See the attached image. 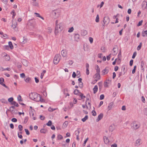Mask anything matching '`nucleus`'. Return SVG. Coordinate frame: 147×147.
Returning <instances> with one entry per match:
<instances>
[{
    "label": "nucleus",
    "mask_w": 147,
    "mask_h": 147,
    "mask_svg": "<svg viewBox=\"0 0 147 147\" xmlns=\"http://www.w3.org/2000/svg\"><path fill=\"white\" fill-rule=\"evenodd\" d=\"M29 96L31 99L36 102H43V99L41 96L36 93H31L29 94Z\"/></svg>",
    "instance_id": "nucleus-1"
},
{
    "label": "nucleus",
    "mask_w": 147,
    "mask_h": 147,
    "mask_svg": "<svg viewBox=\"0 0 147 147\" xmlns=\"http://www.w3.org/2000/svg\"><path fill=\"white\" fill-rule=\"evenodd\" d=\"M61 12V10L59 9H55L51 11V15L55 19L57 18L60 15Z\"/></svg>",
    "instance_id": "nucleus-2"
},
{
    "label": "nucleus",
    "mask_w": 147,
    "mask_h": 147,
    "mask_svg": "<svg viewBox=\"0 0 147 147\" xmlns=\"http://www.w3.org/2000/svg\"><path fill=\"white\" fill-rule=\"evenodd\" d=\"M63 24L61 23L59 25H56L55 29V33L56 34L59 32H61L63 29L62 26Z\"/></svg>",
    "instance_id": "nucleus-3"
},
{
    "label": "nucleus",
    "mask_w": 147,
    "mask_h": 147,
    "mask_svg": "<svg viewBox=\"0 0 147 147\" xmlns=\"http://www.w3.org/2000/svg\"><path fill=\"white\" fill-rule=\"evenodd\" d=\"M61 57V56L59 54H57L55 55L53 60L54 63L55 64H57L60 61Z\"/></svg>",
    "instance_id": "nucleus-4"
},
{
    "label": "nucleus",
    "mask_w": 147,
    "mask_h": 147,
    "mask_svg": "<svg viewBox=\"0 0 147 147\" xmlns=\"http://www.w3.org/2000/svg\"><path fill=\"white\" fill-rule=\"evenodd\" d=\"M140 126L139 123L134 121L133 122V125L132 127L134 129H137L140 127Z\"/></svg>",
    "instance_id": "nucleus-5"
},
{
    "label": "nucleus",
    "mask_w": 147,
    "mask_h": 147,
    "mask_svg": "<svg viewBox=\"0 0 147 147\" xmlns=\"http://www.w3.org/2000/svg\"><path fill=\"white\" fill-rule=\"evenodd\" d=\"M111 78H108L105 81L104 85L105 87L107 88L108 86V85L111 83Z\"/></svg>",
    "instance_id": "nucleus-6"
},
{
    "label": "nucleus",
    "mask_w": 147,
    "mask_h": 147,
    "mask_svg": "<svg viewBox=\"0 0 147 147\" xmlns=\"http://www.w3.org/2000/svg\"><path fill=\"white\" fill-rule=\"evenodd\" d=\"M110 21V18L108 17L105 16L104 18L103 22H104V24H106L107 25H108Z\"/></svg>",
    "instance_id": "nucleus-7"
},
{
    "label": "nucleus",
    "mask_w": 147,
    "mask_h": 147,
    "mask_svg": "<svg viewBox=\"0 0 147 147\" xmlns=\"http://www.w3.org/2000/svg\"><path fill=\"white\" fill-rule=\"evenodd\" d=\"M142 143V140L140 139H138L136 141L134 145L138 147Z\"/></svg>",
    "instance_id": "nucleus-8"
},
{
    "label": "nucleus",
    "mask_w": 147,
    "mask_h": 147,
    "mask_svg": "<svg viewBox=\"0 0 147 147\" xmlns=\"http://www.w3.org/2000/svg\"><path fill=\"white\" fill-rule=\"evenodd\" d=\"M74 38L75 40L78 42L80 40V35L78 34H74Z\"/></svg>",
    "instance_id": "nucleus-9"
},
{
    "label": "nucleus",
    "mask_w": 147,
    "mask_h": 147,
    "mask_svg": "<svg viewBox=\"0 0 147 147\" xmlns=\"http://www.w3.org/2000/svg\"><path fill=\"white\" fill-rule=\"evenodd\" d=\"M142 8L143 9H147V2L146 1H144L142 4Z\"/></svg>",
    "instance_id": "nucleus-10"
},
{
    "label": "nucleus",
    "mask_w": 147,
    "mask_h": 147,
    "mask_svg": "<svg viewBox=\"0 0 147 147\" xmlns=\"http://www.w3.org/2000/svg\"><path fill=\"white\" fill-rule=\"evenodd\" d=\"M24 80L26 83H29L30 84H32L33 82V81L32 80L31 78L29 77L24 79Z\"/></svg>",
    "instance_id": "nucleus-11"
},
{
    "label": "nucleus",
    "mask_w": 147,
    "mask_h": 147,
    "mask_svg": "<svg viewBox=\"0 0 147 147\" xmlns=\"http://www.w3.org/2000/svg\"><path fill=\"white\" fill-rule=\"evenodd\" d=\"M4 82V80L2 78H0V84L6 88H8V87L6 86L5 84L3 83V82Z\"/></svg>",
    "instance_id": "nucleus-12"
},
{
    "label": "nucleus",
    "mask_w": 147,
    "mask_h": 147,
    "mask_svg": "<svg viewBox=\"0 0 147 147\" xmlns=\"http://www.w3.org/2000/svg\"><path fill=\"white\" fill-rule=\"evenodd\" d=\"M61 54L63 57H65L67 55V52L66 50H62L61 51Z\"/></svg>",
    "instance_id": "nucleus-13"
},
{
    "label": "nucleus",
    "mask_w": 147,
    "mask_h": 147,
    "mask_svg": "<svg viewBox=\"0 0 147 147\" xmlns=\"http://www.w3.org/2000/svg\"><path fill=\"white\" fill-rule=\"evenodd\" d=\"M87 34V32L85 30H83L81 31V34L82 36H84Z\"/></svg>",
    "instance_id": "nucleus-14"
},
{
    "label": "nucleus",
    "mask_w": 147,
    "mask_h": 147,
    "mask_svg": "<svg viewBox=\"0 0 147 147\" xmlns=\"http://www.w3.org/2000/svg\"><path fill=\"white\" fill-rule=\"evenodd\" d=\"M103 117V114L102 113H100L98 116L97 118L96 119V121L98 122L101 120Z\"/></svg>",
    "instance_id": "nucleus-15"
},
{
    "label": "nucleus",
    "mask_w": 147,
    "mask_h": 147,
    "mask_svg": "<svg viewBox=\"0 0 147 147\" xmlns=\"http://www.w3.org/2000/svg\"><path fill=\"white\" fill-rule=\"evenodd\" d=\"M110 69L109 67H106L104 69H103L102 71V74H107L109 72Z\"/></svg>",
    "instance_id": "nucleus-16"
},
{
    "label": "nucleus",
    "mask_w": 147,
    "mask_h": 147,
    "mask_svg": "<svg viewBox=\"0 0 147 147\" xmlns=\"http://www.w3.org/2000/svg\"><path fill=\"white\" fill-rule=\"evenodd\" d=\"M93 77L94 79L98 80L100 79V74H95V75L93 76Z\"/></svg>",
    "instance_id": "nucleus-17"
},
{
    "label": "nucleus",
    "mask_w": 147,
    "mask_h": 147,
    "mask_svg": "<svg viewBox=\"0 0 147 147\" xmlns=\"http://www.w3.org/2000/svg\"><path fill=\"white\" fill-rule=\"evenodd\" d=\"M4 59L5 60L7 61H9L10 59V57L9 55H7V54H6V55H4Z\"/></svg>",
    "instance_id": "nucleus-18"
},
{
    "label": "nucleus",
    "mask_w": 147,
    "mask_h": 147,
    "mask_svg": "<svg viewBox=\"0 0 147 147\" xmlns=\"http://www.w3.org/2000/svg\"><path fill=\"white\" fill-rule=\"evenodd\" d=\"M104 140L105 143L106 144H108L109 142V140L108 139V138L106 136L104 137Z\"/></svg>",
    "instance_id": "nucleus-19"
},
{
    "label": "nucleus",
    "mask_w": 147,
    "mask_h": 147,
    "mask_svg": "<svg viewBox=\"0 0 147 147\" xmlns=\"http://www.w3.org/2000/svg\"><path fill=\"white\" fill-rule=\"evenodd\" d=\"M95 69L96 70V74H99L100 72V69L99 66L97 65H96L95 66Z\"/></svg>",
    "instance_id": "nucleus-20"
},
{
    "label": "nucleus",
    "mask_w": 147,
    "mask_h": 147,
    "mask_svg": "<svg viewBox=\"0 0 147 147\" xmlns=\"http://www.w3.org/2000/svg\"><path fill=\"white\" fill-rule=\"evenodd\" d=\"M113 105V102H111L109 104L108 107V111H109L111 109Z\"/></svg>",
    "instance_id": "nucleus-21"
},
{
    "label": "nucleus",
    "mask_w": 147,
    "mask_h": 147,
    "mask_svg": "<svg viewBox=\"0 0 147 147\" xmlns=\"http://www.w3.org/2000/svg\"><path fill=\"white\" fill-rule=\"evenodd\" d=\"M8 46L12 50L13 49V46L12 45V42L11 41H9L8 42Z\"/></svg>",
    "instance_id": "nucleus-22"
},
{
    "label": "nucleus",
    "mask_w": 147,
    "mask_h": 147,
    "mask_svg": "<svg viewBox=\"0 0 147 147\" xmlns=\"http://www.w3.org/2000/svg\"><path fill=\"white\" fill-rule=\"evenodd\" d=\"M98 90V87L97 85H95L94 86L93 90L94 91V93L95 94L97 92Z\"/></svg>",
    "instance_id": "nucleus-23"
},
{
    "label": "nucleus",
    "mask_w": 147,
    "mask_h": 147,
    "mask_svg": "<svg viewBox=\"0 0 147 147\" xmlns=\"http://www.w3.org/2000/svg\"><path fill=\"white\" fill-rule=\"evenodd\" d=\"M17 26V23L16 22L12 23L11 26L14 29H15Z\"/></svg>",
    "instance_id": "nucleus-24"
},
{
    "label": "nucleus",
    "mask_w": 147,
    "mask_h": 147,
    "mask_svg": "<svg viewBox=\"0 0 147 147\" xmlns=\"http://www.w3.org/2000/svg\"><path fill=\"white\" fill-rule=\"evenodd\" d=\"M34 14L36 17L40 18L43 20L44 19V18L41 16L39 13H35Z\"/></svg>",
    "instance_id": "nucleus-25"
},
{
    "label": "nucleus",
    "mask_w": 147,
    "mask_h": 147,
    "mask_svg": "<svg viewBox=\"0 0 147 147\" xmlns=\"http://www.w3.org/2000/svg\"><path fill=\"white\" fill-rule=\"evenodd\" d=\"M88 116L86 115L85 116L84 118H82L81 120L83 122H84L88 119Z\"/></svg>",
    "instance_id": "nucleus-26"
},
{
    "label": "nucleus",
    "mask_w": 147,
    "mask_h": 147,
    "mask_svg": "<svg viewBox=\"0 0 147 147\" xmlns=\"http://www.w3.org/2000/svg\"><path fill=\"white\" fill-rule=\"evenodd\" d=\"M147 34V30L145 31H143L142 33V36L143 37H145V35Z\"/></svg>",
    "instance_id": "nucleus-27"
},
{
    "label": "nucleus",
    "mask_w": 147,
    "mask_h": 147,
    "mask_svg": "<svg viewBox=\"0 0 147 147\" xmlns=\"http://www.w3.org/2000/svg\"><path fill=\"white\" fill-rule=\"evenodd\" d=\"M63 137L60 134H58L57 135V140H62L63 139Z\"/></svg>",
    "instance_id": "nucleus-28"
},
{
    "label": "nucleus",
    "mask_w": 147,
    "mask_h": 147,
    "mask_svg": "<svg viewBox=\"0 0 147 147\" xmlns=\"http://www.w3.org/2000/svg\"><path fill=\"white\" fill-rule=\"evenodd\" d=\"M142 43L140 42V43L139 45L138 46V47L137 48V50L139 51L141 47H142Z\"/></svg>",
    "instance_id": "nucleus-29"
},
{
    "label": "nucleus",
    "mask_w": 147,
    "mask_h": 147,
    "mask_svg": "<svg viewBox=\"0 0 147 147\" xmlns=\"http://www.w3.org/2000/svg\"><path fill=\"white\" fill-rule=\"evenodd\" d=\"M140 72L138 71V73H139L142 74V73H143L144 71V69L143 67H141L140 69Z\"/></svg>",
    "instance_id": "nucleus-30"
},
{
    "label": "nucleus",
    "mask_w": 147,
    "mask_h": 147,
    "mask_svg": "<svg viewBox=\"0 0 147 147\" xmlns=\"http://www.w3.org/2000/svg\"><path fill=\"white\" fill-rule=\"evenodd\" d=\"M47 130L44 129H42L40 130L41 133L45 134L47 132Z\"/></svg>",
    "instance_id": "nucleus-31"
},
{
    "label": "nucleus",
    "mask_w": 147,
    "mask_h": 147,
    "mask_svg": "<svg viewBox=\"0 0 147 147\" xmlns=\"http://www.w3.org/2000/svg\"><path fill=\"white\" fill-rule=\"evenodd\" d=\"M98 85L99 86V88L100 90H101L102 87V83L100 82H99L98 83Z\"/></svg>",
    "instance_id": "nucleus-32"
},
{
    "label": "nucleus",
    "mask_w": 147,
    "mask_h": 147,
    "mask_svg": "<svg viewBox=\"0 0 147 147\" xmlns=\"http://www.w3.org/2000/svg\"><path fill=\"white\" fill-rule=\"evenodd\" d=\"M79 93H80L79 90L78 89H75L74 91V93L76 95H78Z\"/></svg>",
    "instance_id": "nucleus-33"
},
{
    "label": "nucleus",
    "mask_w": 147,
    "mask_h": 147,
    "mask_svg": "<svg viewBox=\"0 0 147 147\" xmlns=\"http://www.w3.org/2000/svg\"><path fill=\"white\" fill-rule=\"evenodd\" d=\"M13 105H14V106H16V107H18L19 106V105L18 103H17L16 102L14 101H13L11 103Z\"/></svg>",
    "instance_id": "nucleus-34"
},
{
    "label": "nucleus",
    "mask_w": 147,
    "mask_h": 147,
    "mask_svg": "<svg viewBox=\"0 0 147 147\" xmlns=\"http://www.w3.org/2000/svg\"><path fill=\"white\" fill-rule=\"evenodd\" d=\"M17 99L18 101L20 102V101H22V99L21 96L20 95H19L17 97Z\"/></svg>",
    "instance_id": "nucleus-35"
},
{
    "label": "nucleus",
    "mask_w": 147,
    "mask_h": 147,
    "mask_svg": "<svg viewBox=\"0 0 147 147\" xmlns=\"http://www.w3.org/2000/svg\"><path fill=\"white\" fill-rule=\"evenodd\" d=\"M95 21L96 22H99V16L98 14L96 15L95 19Z\"/></svg>",
    "instance_id": "nucleus-36"
},
{
    "label": "nucleus",
    "mask_w": 147,
    "mask_h": 147,
    "mask_svg": "<svg viewBox=\"0 0 147 147\" xmlns=\"http://www.w3.org/2000/svg\"><path fill=\"white\" fill-rule=\"evenodd\" d=\"M56 110V109H53L51 107H49L48 109L49 111L51 112H52Z\"/></svg>",
    "instance_id": "nucleus-37"
},
{
    "label": "nucleus",
    "mask_w": 147,
    "mask_h": 147,
    "mask_svg": "<svg viewBox=\"0 0 147 147\" xmlns=\"http://www.w3.org/2000/svg\"><path fill=\"white\" fill-rule=\"evenodd\" d=\"M68 123V121H65L63 123V125L65 127H67Z\"/></svg>",
    "instance_id": "nucleus-38"
},
{
    "label": "nucleus",
    "mask_w": 147,
    "mask_h": 147,
    "mask_svg": "<svg viewBox=\"0 0 147 147\" xmlns=\"http://www.w3.org/2000/svg\"><path fill=\"white\" fill-rule=\"evenodd\" d=\"M30 115L31 117H33L34 114L33 113V111L32 110L30 111H29Z\"/></svg>",
    "instance_id": "nucleus-39"
},
{
    "label": "nucleus",
    "mask_w": 147,
    "mask_h": 147,
    "mask_svg": "<svg viewBox=\"0 0 147 147\" xmlns=\"http://www.w3.org/2000/svg\"><path fill=\"white\" fill-rule=\"evenodd\" d=\"M28 120V116L26 117L24 119V123H26Z\"/></svg>",
    "instance_id": "nucleus-40"
},
{
    "label": "nucleus",
    "mask_w": 147,
    "mask_h": 147,
    "mask_svg": "<svg viewBox=\"0 0 147 147\" xmlns=\"http://www.w3.org/2000/svg\"><path fill=\"white\" fill-rule=\"evenodd\" d=\"M80 96L81 97V99H83L86 98V96H84L83 94L81 93H80Z\"/></svg>",
    "instance_id": "nucleus-41"
},
{
    "label": "nucleus",
    "mask_w": 147,
    "mask_h": 147,
    "mask_svg": "<svg viewBox=\"0 0 147 147\" xmlns=\"http://www.w3.org/2000/svg\"><path fill=\"white\" fill-rule=\"evenodd\" d=\"M52 124V121L51 120L49 121L48 123H47V125L48 126H51Z\"/></svg>",
    "instance_id": "nucleus-42"
},
{
    "label": "nucleus",
    "mask_w": 147,
    "mask_h": 147,
    "mask_svg": "<svg viewBox=\"0 0 147 147\" xmlns=\"http://www.w3.org/2000/svg\"><path fill=\"white\" fill-rule=\"evenodd\" d=\"M75 134L76 136H79L80 131L78 130H76L75 132Z\"/></svg>",
    "instance_id": "nucleus-43"
},
{
    "label": "nucleus",
    "mask_w": 147,
    "mask_h": 147,
    "mask_svg": "<svg viewBox=\"0 0 147 147\" xmlns=\"http://www.w3.org/2000/svg\"><path fill=\"white\" fill-rule=\"evenodd\" d=\"M92 115L93 116H95L96 115V111L94 110H93L92 111Z\"/></svg>",
    "instance_id": "nucleus-44"
},
{
    "label": "nucleus",
    "mask_w": 147,
    "mask_h": 147,
    "mask_svg": "<svg viewBox=\"0 0 147 147\" xmlns=\"http://www.w3.org/2000/svg\"><path fill=\"white\" fill-rule=\"evenodd\" d=\"M19 130L20 131H21L23 129V126L21 125H20L18 126Z\"/></svg>",
    "instance_id": "nucleus-45"
},
{
    "label": "nucleus",
    "mask_w": 147,
    "mask_h": 147,
    "mask_svg": "<svg viewBox=\"0 0 147 147\" xmlns=\"http://www.w3.org/2000/svg\"><path fill=\"white\" fill-rule=\"evenodd\" d=\"M74 30V28L73 27H71L68 30V32H71L73 31Z\"/></svg>",
    "instance_id": "nucleus-46"
},
{
    "label": "nucleus",
    "mask_w": 147,
    "mask_h": 147,
    "mask_svg": "<svg viewBox=\"0 0 147 147\" xmlns=\"http://www.w3.org/2000/svg\"><path fill=\"white\" fill-rule=\"evenodd\" d=\"M79 86L80 88H82L83 86V84L82 82H79Z\"/></svg>",
    "instance_id": "nucleus-47"
},
{
    "label": "nucleus",
    "mask_w": 147,
    "mask_h": 147,
    "mask_svg": "<svg viewBox=\"0 0 147 147\" xmlns=\"http://www.w3.org/2000/svg\"><path fill=\"white\" fill-rule=\"evenodd\" d=\"M137 55V53L136 52H134L133 55L132 56V59H134L135 57Z\"/></svg>",
    "instance_id": "nucleus-48"
},
{
    "label": "nucleus",
    "mask_w": 147,
    "mask_h": 147,
    "mask_svg": "<svg viewBox=\"0 0 147 147\" xmlns=\"http://www.w3.org/2000/svg\"><path fill=\"white\" fill-rule=\"evenodd\" d=\"M13 97H11L9 98L8 99V101L9 102H13Z\"/></svg>",
    "instance_id": "nucleus-49"
},
{
    "label": "nucleus",
    "mask_w": 147,
    "mask_h": 147,
    "mask_svg": "<svg viewBox=\"0 0 147 147\" xmlns=\"http://www.w3.org/2000/svg\"><path fill=\"white\" fill-rule=\"evenodd\" d=\"M4 48L6 50H9V46L8 45H5L4 46Z\"/></svg>",
    "instance_id": "nucleus-50"
},
{
    "label": "nucleus",
    "mask_w": 147,
    "mask_h": 147,
    "mask_svg": "<svg viewBox=\"0 0 147 147\" xmlns=\"http://www.w3.org/2000/svg\"><path fill=\"white\" fill-rule=\"evenodd\" d=\"M142 22H143V20H142L140 21L138 23V24L137 26H140L141 25H142Z\"/></svg>",
    "instance_id": "nucleus-51"
},
{
    "label": "nucleus",
    "mask_w": 147,
    "mask_h": 147,
    "mask_svg": "<svg viewBox=\"0 0 147 147\" xmlns=\"http://www.w3.org/2000/svg\"><path fill=\"white\" fill-rule=\"evenodd\" d=\"M88 138L85 140L84 141V143L83 144V146H85V144H86V143L88 141Z\"/></svg>",
    "instance_id": "nucleus-52"
},
{
    "label": "nucleus",
    "mask_w": 147,
    "mask_h": 147,
    "mask_svg": "<svg viewBox=\"0 0 147 147\" xmlns=\"http://www.w3.org/2000/svg\"><path fill=\"white\" fill-rule=\"evenodd\" d=\"M89 40L91 43H92L93 42V38H92L91 37H89Z\"/></svg>",
    "instance_id": "nucleus-53"
},
{
    "label": "nucleus",
    "mask_w": 147,
    "mask_h": 147,
    "mask_svg": "<svg viewBox=\"0 0 147 147\" xmlns=\"http://www.w3.org/2000/svg\"><path fill=\"white\" fill-rule=\"evenodd\" d=\"M25 131L26 132V134L27 135H29L30 134V133L28 130V129H25Z\"/></svg>",
    "instance_id": "nucleus-54"
},
{
    "label": "nucleus",
    "mask_w": 147,
    "mask_h": 147,
    "mask_svg": "<svg viewBox=\"0 0 147 147\" xmlns=\"http://www.w3.org/2000/svg\"><path fill=\"white\" fill-rule=\"evenodd\" d=\"M104 96L103 94H102L100 95V100H102L104 98Z\"/></svg>",
    "instance_id": "nucleus-55"
},
{
    "label": "nucleus",
    "mask_w": 147,
    "mask_h": 147,
    "mask_svg": "<svg viewBox=\"0 0 147 147\" xmlns=\"http://www.w3.org/2000/svg\"><path fill=\"white\" fill-rule=\"evenodd\" d=\"M32 5H33L35 6H38V3L36 2H33Z\"/></svg>",
    "instance_id": "nucleus-56"
},
{
    "label": "nucleus",
    "mask_w": 147,
    "mask_h": 147,
    "mask_svg": "<svg viewBox=\"0 0 147 147\" xmlns=\"http://www.w3.org/2000/svg\"><path fill=\"white\" fill-rule=\"evenodd\" d=\"M11 121L14 122H16L17 121V120L16 118H13L11 119Z\"/></svg>",
    "instance_id": "nucleus-57"
},
{
    "label": "nucleus",
    "mask_w": 147,
    "mask_h": 147,
    "mask_svg": "<svg viewBox=\"0 0 147 147\" xmlns=\"http://www.w3.org/2000/svg\"><path fill=\"white\" fill-rule=\"evenodd\" d=\"M2 71H4L5 70H7V71H10L11 69L10 68L7 67L5 69H3V68H2Z\"/></svg>",
    "instance_id": "nucleus-58"
},
{
    "label": "nucleus",
    "mask_w": 147,
    "mask_h": 147,
    "mask_svg": "<svg viewBox=\"0 0 147 147\" xmlns=\"http://www.w3.org/2000/svg\"><path fill=\"white\" fill-rule=\"evenodd\" d=\"M98 80L96 79H94V80L92 82V84H94Z\"/></svg>",
    "instance_id": "nucleus-59"
},
{
    "label": "nucleus",
    "mask_w": 147,
    "mask_h": 147,
    "mask_svg": "<svg viewBox=\"0 0 147 147\" xmlns=\"http://www.w3.org/2000/svg\"><path fill=\"white\" fill-rule=\"evenodd\" d=\"M35 82L36 83H38L39 82V80L38 79V78L35 77Z\"/></svg>",
    "instance_id": "nucleus-60"
},
{
    "label": "nucleus",
    "mask_w": 147,
    "mask_h": 147,
    "mask_svg": "<svg viewBox=\"0 0 147 147\" xmlns=\"http://www.w3.org/2000/svg\"><path fill=\"white\" fill-rule=\"evenodd\" d=\"M100 49L103 52H105V47H101Z\"/></svg>",
    "instance_id": "nucleus-61"
},
{
    "label": "nucleus",
    "mask_w": 147,
    "mask_h": 147,
    "mask_svg": "<svg viewBox=\"0 0 147 147\" xmlns=\"http://www.w3.org/2000/svg\"><path fill=\"white\" fill-rule=\"evenodd\" d=\"M133 59H131L130 61V62H129V65L130 66H131L132 65H133Z\"/></svg>",
    "instance_id": "nucleus-62"
},
{
    "label": "nucleus",
    "mask_w": 147,
    "mask_h": 147,
    "mask_svg": "<svg viewBox=\"0 0 147 147\" xmlns=\"http://www.w3.org/2000/svg\"><path fill=\"white\" fill-rule=\"evenodd\" d=\"M18 136L19 138L20 139H22V138L23 136H22V135H20L19 134V133H18Z\"/></svg>",
    "instance_id": "nucleus-63"
},
{
    "label": "nucleus",
    "mask_w": 147,
    "mask_h": 147,
    "mask_svg": "<svg viewBox=\"0 0 147 147\" xmlns=\"http://www.w3.org/2000/svg\"><path fill=\"white\" fill-rule=\"evenodd\" d=\"M144 114L147 116V109H145L144 110Z\"/></svg>",
    "instance_id": "nucleus-64"
}]
</instances>
